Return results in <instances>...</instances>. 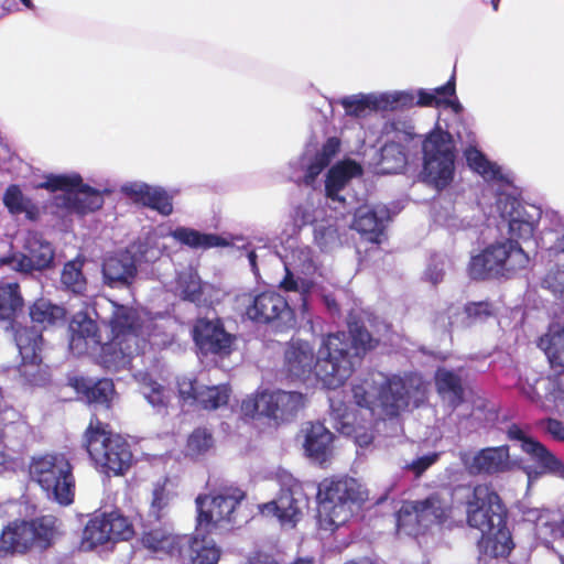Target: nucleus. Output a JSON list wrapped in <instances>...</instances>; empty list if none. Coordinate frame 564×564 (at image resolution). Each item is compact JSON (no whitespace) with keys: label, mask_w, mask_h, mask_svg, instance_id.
I'll return each instance as SVG.
<instances>
[{"label":"nucleus","mask_w":564,"mask_h":564,"mask_svg":"<svg viewBox=\"0 0 564 564\" xmlns=\"http://www.w3.org/2000/svg\"><path fill=\"white\" fill-rule=\"evenodd\" d=\"M496 208L501 217L500 227H507L510 238L497 240L479 254L471 257L468 273L471 279L511 278L525 269L529 256L517 240H528L533 236L541 218V210L534 205H523L517 196L500 194Z\"/></svg>","instance_id":"1"},{"label":"nucleus","mask_w":564,"mask_h":564,"mask_svg":"<svg viewBox=\"0 0 564 564\" xmlns=\"http://www.w3.org/2000/svg\"><path fill=\"white\" fill-rule=\"evenodd\" d=\"M430 382L414 371L388 376L371 372L352 386L356 404L382 419H395L410 405L421 406L429 394Z\"/></svg>","instance_id":"2"},{"label":"nucleus","mask_w":564,"mask_h":564,"mask_svg":"<svg viewBox=\"0 0 564 564\" xmlns=\"http://www.w3.org/2000/svg\"><path fill=\"white\" fill-rule=\"evenodd\" d=\"M508 510L490 484H478L466 500V521L481 532L479 542L485 555L507 557L514 547L507 527Z\"/></svg>","instance_id":"3"},{"label":"nucleus","mask_w":564,"mask_h":564,"mask_svg":"<svg viewBox=\"0 0 564 564\" xmlns=\"http://www.w3.org/2000/svg\"><path fill=\"white\" fill-rule=\"evenodd\" d=\"M82 447L87 452L95 469L108 478L126 476L134 463L129 442L96 413L90 415L82 435Z\"/></svg>","instance_id":"4"},{"label":"nucleus","mask_w":564,"mask_h":564,"mask_svg":"<svg viewBox=\"0 0 564 564\" xmlns=\"http://www.w3.org/2000/svg\"><path fill=\"white\" fill-rule=\"evenodd\" d=\"M318 519L321 528L335 531L352 514V506L361 503V485L352 477L324 479L318 486Z\"/></svg>","instance_id":"5"},{"label":"nucleus","mask_w":564,"mask_h":564,"mask_svg":"<svg viewBox=\"0 0 564 564\" xmlns=\"http://www.w3.org/2000/svg\"><path fill=\"white\" fill-rule=\"evenodd\" d=\"M57 534V519L41 516L31 520L14 519L0 532V555L25 554L33 547L46 550Z\"/></svg>","instance_id":"6"},{"label":"nucleus","mask_w":564,"mask_h":564,"mask_svg":"<svg viewBox=\"0 0 564 564\" xmlns=\"http://www.w3.org/2000/svg\"><path fill=\"white\" fill-rule=\"evenodd\" d=\"M30 477L48 498L61 506L74 502L76 480L70 462L63 454H44L33 457L30 463Z\"/></svg>","instance_id":"7"},{"label":"nucleus","mask_w":564,"mask_h":564,"mask_svg":"<svg viewBox=\"0 0 564 564\" xmlns=\"http://www.w3.org/2000/svg\"><path fill=\"white\" fill-rule=\"evenodd\" d=\"M305 406V395L284 390H257L242 400L240 410L245 417H267L275 424L293 421Z\"/></svg>","instance_id":"8"},{"label":"nucleus","mask_w":564,"mask_h":564,"mask_svg":"<svg viewBox=\"0 0 564 564\" xmlns=\"http://www.w3.org/2000/svg\"><path fill=\"white\" fill-rule=\"evenodd\" d=\"M452 516V505L438 492L421 500L404 501L397 512L399 530L410 535H423L432 527L442 525Z\"/></svg>","instance_id":"9"},{"label":"nucleus","mask_w":564,"mask_h":564,"mask_svg":"<svg viewBox=\"0 0 564 564\" xmlns=\"http://www.w3.org/2000/svg\"><path fill=\"white\" fill-rule=\"evenodd\" d=\"M423 174L437 189L446 188L455 175V144L452 135L441 129L430 132L423 141Z\"/></svg>","instance_id":"10"},{"label":"nucleus","mask_w":564,"mask_h":564,"mask_svg":"<svg viewBox=\"0 0 564 564\" xmlns=\"http://www.w3.org/2000/svg\"><path fill=\"white\" fill-rule=\"evenodd\" d=\"M246 498V492L238 487H223L214 495L198 496L197 523L203 527L206 533H212L216 528L235 525L241 502Z\"/></svg>","instance_id":"11"},{"label":"nucleus","mask_w":564,"mask_h":564,"mask_svg":"<svg viewBox=\"0 0 564 564\" xmlns=\"http://www.w3.org/2000/svg\"><path fill=\"white\" fill-rule=\"evenodd\" d=\"M45 187L63 192L55 197V204L68 213L85 215L104 205L102 192L84 185L80 175L76 173L50 176Z\"/></svg>","instance_id":"12"},{"label":"nucleus","mask_w":564,"mask_h":564,"mask_svg":"<svg viewBox=\"0 0 564 564\" xmlns=\"http://www.w3.org/2000/svg\"><path fill=\"white\" fill-rule=\"evenodd\" d=\"M507 437L510 441L520 442L521 451L534 463V467L524 468L529 478L552 475L564 480L563 460L553 454L544 444L529 436L514 423L508 426Z\"/></svg>","instance_id":"13"},{"label":"nucleus","mask_w":564,"mask_h":564,"mask_svg":"<svg viewBox=\"0 0 564 564\" xmlns=\"http://www.w3.org/2000/svg\"><path fill=\"white\" fill-rule=\"evenodd\" d=\"M345 113L355 118H366L376 111L394 109L398 106L410 107L414 97L405 91L356 94L337 101Z\"/></svg>","instance_id":"14"},{"label":"nucleus","mask_w":564,"mask_h":564,"mask_svg":"<svg viewBox=\"0 0 564 564\" xmlns=\"http://www.w3.org/2000/svg\"><path fill=\"white\" fill-rule=\"evenodd\" d=\"M53 260L54 250L51 243L44 240L37 232H28L24 239L23 251L1 258L0 264L8 265L17 272L28 274L50 268Z\"/></svg>","instance_id":"15"},{"label":"nucleus","mask_w":564,"mask_h":564,"mask_svg":"<svg viewBox=\"0 0 564 564\" xmlns=\"http://www.w3.org/2000/svg\"><path fill=\"white\" fill-rule=\"evenodd\" d=\"M307 505L308 498L302 484L293 477H288L282 481L276 499L264 503L261 512L275 516L281 523L294 525L302 518L303 509L307 508Z\"/></svg>","instance_id":"16"},{"label":"nucleus","mask_w":564,"mask_h":564,"mask_svg":"<svg viewBox=\"0 0 564 564\" xmlns=\"http://www.w3.org/2000/svg\"><path fill=\"white\" fill-rule=\"evenodd\" d=\"M289 248L290 252L282 258L286 275L281 282V286L286 291L308 293L312 282L300 275L307 276L316 270L312 250L307 246L297 245L294 240L289 242Z\"/></svg>","instance_id":"17"},{"label":"nucleus","mask_w":564,"mask_h":564,"mask_svg":"<svg viewBox=\"0 0 564 564\" xmlns=\"http://www.w3.org/2000/svg\"><path fill=\"white\" fill-rule=\"evenodd\" d=\"M177 391L183 403L206 411H215L227 405L231 394L229 384L205 386L188 377L177 381Z\"/></svg>","instance_id":"18"},{"label":"nucleus","mask_w":564,"mask_h":564,"mask_svg":"<svg viewBox=\"0 0 564 564\" xmlns=\"http://www.w3.org/2000/svg\"><path fill=\"white\" fill-rule=\"evenodd\" d=\"M339 145V140L333 137L327 139L319 151L312 152L306 150L301 158L291 163V167L296 169V172L292 174V178L295 182L313 185L315 178L336 155Z\"/></svg>","instance_id":"19"},{"label":"nucleus","mask_w":564,"mask_h":564,"mask_svg":"<svg viewBox=\"0 0 564 564\" xmlns=\"http://www.w3.org/2000/svg\"><path fill=\"white\" fill-rule=\"evenodd\" d=\"M467 471L470 475L495 476L509 473L513 469L514 463L510 456L508 445L485 447L479 449L470 462L462 458Z\"/></svg>","instance_id":"20"},{"label":"nucleus","mask_w":564,"mask_h":564,"mask_svg":"<svg viewBox=\"0 0 564 564\" xmlns=\"http://www.w3.org/2000/svg\"><path fill=\"white\" fill-rule=\"evenodd\" d=\"M247 316L258 323L280 322L285 325L293 318V312L286 300L273 291L256 295L246 310Z\"/></svg>","instance_id":"21"},{"label":"nucleus","mask_w":564,"mask_h":564,"mask_svg":"<svg viewBox=\"0 0 564 564\" xmlns=\"http://www.w3.org/2000/svg\"><path fill=\"white\" fill-rule=\"evenodd\" d=\"M362 355H324L314 364L316 378L327 389H337L346 382L355 370L356 359Z\"/></svg>","instance_id":"22"},{"label":"nucleus","mask_w":564,"mask_h":564,"mask_svg":"<svg viewBox=\"0 0 564 564\" xmlns=\"http://www.w3.org/2000/svg\"><path fill=\"white\" fill-rule=\"evenodd\" d=\"M140 541L150 552L165 554L176 560L184 557V551L189 543L188 536L174 534L162 524L144 528Z\"/></svg>","instance_id":"23"},{"label":"nucleus","mask_w":564,"mask_h":564,"mask_svg":"<svg viewBox=\"0 0 564 564\" xmlns=\"http://www.w3.org/2000/svg\"><path fill=\"white\" fill-rule=\"evenodd\" d=\"M193 339L200 352H226L236 337L225 330L219 319L199 318L193 327Z\"/></svg>","instance_id":"24"},{"label":"nucleus","mask_w":564,"mask_h":564,"mask_svg":"<svg viewBox=\"0 0 564 564\" xmlns=\"http://www.w3.org/2000/svg\"><path fill=\"white\" fill-rule=\"evenodd\" d=\"M121 192L135 203L148 206L163 216H169L173 212L172 196L162 187L129 182L121 186Z\"/></svg>","instance_id":"25"},{"label":"nucleus","mask_w":564,"mask_h":564,"mask_svg":"<svg viewBox=\"0 0 564 564\" xmlns=\"http://www.w3.org/2000/svg\"><path fill=\"white\" fill-rule=\"evenodd\" d=\"M390 218L387 206H361L355 212L352 228L373 243H381L386 223Z\"/></svg>","instance_id":"26"},{"label":"nucleus","mask_w":564,"mask_h":564,"mask_svg":"<svg viewBox=\"0 0 564 564\" xmlns=\"http://www.w3.org/2000/svg\"><path fill=\"white\" fill-rule=\"evenodd\" d=\"M464 156L467 165L474 172L481 175L485 181L496 182L498 184L499 187L496 189L498 193L497 198L500 194H510L516 196L512 193L513 189L509 177L501 172L498 165L490 162L476 147H468L464 151Z\"/></svg>","instance_id":"27"},{"label":"nucleus","mask_w":564,"mask_h":564,"mask_svg":"<svg viewBox=\"0 0 564 564\" xmlns=\"http://www.w3.org/2000/svg\"><path fill=\"white\" fill-rule=\"evenodd\" d=\"M361 174V167L354 161H344L334 165L327 173L325 181L326 199L334 204L333 208L338 209V204L345 206V197L339 193L346 184L355 176Z\"/></svg>","instance_id":"28"},{"label":"nucleus","mask_w":564,"mask_h":564,"mask_svg":"<svg viewBox=\"0 0 564 564\" xmlns=\"http://www.w3.org/2000/svg\"><path fill=\"white\" fill-rule=\"evenodd\" d=\"M303 446L307 456L324 462L332 453L334 434L321 422H306L302 427Z\"/></svg>","instance_id":"29"},{"label":"nucleus","mask_w":564,"mask_h":564,"mask_svg":"<svg viewBox=\"0 0 564 564\" xmlns=\"http://www.w3.org/2000/svg\"><path fill=\"white\" fill-rule=\"evenodd\" d=\"M69 332L72 350L83 352L84 349H89L88 343L100 344L97 323L87 312H78L73 316Z\"/></svg>","instance_id":"30"},{"label":"nucleus","mask_w":564,"mask_h":564,"mask_svg":"<svg viewBox=\"0 0 564 564\" xmlns=\"http://www.w3.org/2000/svg\"><path fill=\"white\" fill-rule=\"evenodd\" d=\"M102 272L109 285L129 284L137 272L135 261L130 252H121L105 261Z\"/></svg>","instance_id":"31"},{"label":"nucleus","mask_w":564,"mask_h":564,"mask_svg":"<svg viewBox=\"0 0 564 564\" xmlns=\"http://www.w3.org/2000/svg\"><path fill=\"white\" fill-rule=\"evenodd\" d=\"M437 393L447 399L453 406H459L465 398V389L459 375L445 368H438L434 376Z\"/></svg>","instance_id":"32"},{"label":"nucleus","mask_w":564,"mask_h":564,"mask_svg":"<svg viewBox=\"0 0 564 564\" xmlns=\"http://www.w3.org/2000/svg\"><path fill=\"white\" fill-rule=\"evenodd\" d=\"M111 305L113 311L110 325L115 339H119L121 336H138L142 334L138 324L139 316L134 310L115 302H111Z\"/></svg>","instance_id":"33"},{"label":"nucleus","mask_w":564,"mask_h":564,"mask_svg":"<svg viewBox=\"0 0 564 564\" xmlns=\"http://www.w3.org/2000/svg\"><path fill=\"white\" fill-rule=\"evenodd\" d=\"M549 372L545 398L553 403L564 402V355H546Z\"/></svg>","instance_id":"34"},{"label":"nucleus","mask_w":564,"mask_h":564,"mask_svg":"<svg viewBox=\"0 0 564 564\" xmlns=\"http://www.w3.org/2000/svg\"><path fill=\"white\" fill-rule=\"evenodd\" d=\"M321 214V212H318ZM303 224H314V238L322 249H330L338 245V229L330 220H319L317 212L311 214L306 208L302 214Z\"/></svg>","instance_id":"35"},{"label":"nucleus","mask_w":564,"mask_h":564,"mask_svg":"<svg viewBox=\"0 0 564 564\" xmlns=\"http://www.w3.org/2000/svg\"><path fill=\"white\" fill-rule=\"evenodd\" d=\"M134 378L139 382L140 392L153 408H167L170 393L164 386L154 380L148 372H139L134 375Z\"/></svg>","instance_id":"36"},{"label":"nucleus","mask_w":564,"mask_h":564,"mask_svg":"<svg viewBox=\"0 0 564 564\" xmlns=\"http://www.w3.org/2000/svg\"><path fill=\"white\" fill-rule=\"evenodd\" d=\"M30 316L33 323L45 328L63 323L66 312L64 307L53 304L46 299H40L30 307Z\"/></svg>","instance_id":"37"},{"label":"nucleus","mask_w":564,"mask_h":564,"mask_svg":"<svg viewBox=\"0 0 564 564\" xmlns=\"http://www.w3.org/2000/svg\"><path fill=\"white\" fill-rule=\"evenodd\" d=\"M170 236H172L178 242L186 245L191 248H202L207 249L212 247L226 246L227 242L220 237L213 234H200L199 231L186 228L178 227L172 231H170Z\"/></svg>","instance_id":"38"},{"label":"nucleus","mask_w":564,"mask_h":564,"mask_svg":"<svg viewBox=\"0 0 564 564\" xmlns=\"http://www.w3.org/2000/svg\"><path fill=\"white\" fill-rule=\"evenodd\" d=\"M172 291L185 301L197 303L202 296V281L195 270L187 268L177 273Z\"/></svg>","instance_id":"39"},{"label":"nucleus","mask_w":564,"mask_h":564,"mask_svg":"<svg viewBox=\"0 0 564 564\" xmlns=\"http://www.w3.org/2000/svg\"><path fill=\"white\" fill-rule=\"evenodd\" d=\"M455 94V85L452 80L434 90L421 89L417 93L419 100L416 101L420 106H440L446 105L454 109L455 112H459L462 106L457 100H451Z\"/></svg>","instance_id":"40"},{"label":"nucleus","mask_w":564,"mask_h":564,"mask_svg":"<svg viewBox=\"0 0 564 564\" xmlns=\"http://www.w3.org/2000/svg\"><path fill=\"white\" fill-rule=\"evenodd\" d=\"M188 539L191 564H218L221 551L213 541H207L205 536L199 540L197 535Z\"/></svg>","instance_id":"41"},{"label":"nucleus","mask_w":564,"mask_h":564,"mask_svg":"<svg viewBox=\"0 0 564 564\" xmlns=\"http://www.w3.org/2000/svg\"><path fill=\"white\" fill-rule=\"evenodd\" d=\"M22 299L17 283L0 284V322H11L21 307Z\"/></svg>","instance_id":"42"},{"label":"nucleus","mask_w":564,"mask_h":564,"mask_svg":"<svg viewBox=\"0 0 564 564\" xmlns=\"http://www.w3.org/2000/svg\"><path fill=\"white\" fill-rule=\"evenodd\" d=\"M172 499L173 494L167 488V479L165 478L162 481L155 482L150 502V516L156 521H161L167 514Z\"/></svg>","instance_id":"43"},{"label":"nucleus","mask_w":564,"mask_h":564,"mask_svg":"<svg viewBox=\"0 0 564 564\" xmlns=\"http://www.w3.org/2000/svg\"><path fill=\"white\" fill-rule=\"evenodd\" d=\"M83 539L91 547L104 545L110 542V534L108 533V521L106 512L91 518L87 522L84 529Z\"/></svg>","instance_id":"44"},{"label":"nucleus","mask_w":564,"mask_h":564,"mask_svg":"<svg viewBox=\"0 0 564 564\" xmlns=\"http://www.w3.org/2000/svg\"><path fill=\"white\" fill-rule=\"evenodd\" d=\"M84 261L76 259L67 262L62 271V284L75 294H83L87 281L83 273Z\"/></svg>","instance_id":"45"},{"label":"nucleus","mask_w":564,"mask_h":564,"mask_svg":"<svg viewBox=\"0 0 564 564\" xmlns=\"http://www.w3.org/2000/svg\"><path fill=\"white\" fill-rule=\"evenodd\" d=\"M406 154L404 148L398 142H388L381 149V171L397 173L404 167Z\"/></svg>","instance_id":"46"},{"label":"nucleus","mask_w":564,"mask_h":564,"mask_svg":"<svg viewBox=\"0 0 564 564\" xmlns=\"http://www.w3.org/2000/svg\"><path fill=\"white\" fill-rule=\"evenodd\" d=\"M115 393L116 390L112 380L100 379L94 383H90L85 399L89 404H94L95 406L100 405L106 410H110L112 406V399Z\"/></svg>","instance_id":"47"},{"label":"nucleus","mask_w":564,"mask_h":564,"mask_svg":"<svg viewBox=\"0 0 564 564\" xmlns=\"http://www.w3.org/2000/svg\"><path fill=\"white\" fill-rule=\"evenodd\" d=\"M214 445V437L206 427L195 429L187 437L185 455L196 458L206 454Z\"/></svg>","instance_id":"48"},{"label":"nucleus","mask_w":564,"mask_h":564,"mask_svg":"<svg viewBox=\"0 0 564 564\" xmlns=\"http://www.w3.org/2000/svg\"><path fill=\"white\" fill-rule=\"evenodd\" d=\"M110 541H127L134 534L131 521L118 510L106 512Z\"/></svg>","instance_id":"49"},{"label":"nucleus","mask_w":564,"mask_h":564,"mask_svg":"<svg viewBox=\"0 0 564 564\" xmlns=\"http://www.w3.org/2000/svg\"><path fill=\"white\" fill-rule=\"evenodd\" d=\"M536 345L544 352H564V325L552 322Z\"/></svg>","instance_id":"50"},{"label":"nucleus","mask_w":564,"mask_h":564,"mask_svg":"<svg viewBox=\"0 0 564 564\" xmlns=\"http://www.w3.org/2000/svg\"><path fill=\"white\" fill-rule=\"evenodd\" d=\"M14 340L20 352H37L42 350L43 337L35 327H18L14 330Z\"/></svg>","instance_id":"51"},{"label":"nucleus","mask_w":564,"mask_h":564,"mask_svg":"<svg viewBox=\"0 0 564 564\" xmlns=\"http://www.w3.org/2000/svg\"><path fill=\"white\" fill-rule=\"evenodd\" d=\"M449 313L458 315V324L469 325L471 322L482 319L491 314V305L488 302L468 304L463 311L460 307L451 308Z\"/></svg>","instance_id":"52"},{"label":"nucleus","mask_w":564,"mask_h":564,"mask_svg":"<svg viewBox=\"0 0 564 564\" xmlns=\"http://www.w3.org/2000/svg\"><path fill=\"white\" fill-rule=\"evenodd\" d=\"M348 338H350L355 349L367 351L376 348L377 340L372 338L371 334L364 326L357 323H349Z\"/></svg>","instance_id":"53"},{"label":"nucleus","mask_w":564,"mask_h":564,"mask_svg":"<svg viewBox=\"0 0 564 564\" xmlns=\"http://www.w3.org/2000/svg\"><path fill=\"white\" fill-rule=\"evenodd\" d=\"M314 357L315 355H290L286 360L290 373L299 378H305L307 373L314 371V367H311ZM316 357H319V354H316Z\"/></svg>","instance_id":"54"},{"label":"nucleus","mask_w":564,"mask_h":564,"mask_svg":"<svg viewBox=\"0 0 564 564\" xmlns=\"http://www.w3.org/2000/svg\"><path fill=\"white\" fill-rule=\"evenodd\" d=\"M542 286L564 301V269L558 267L550 269L542 280Z\"/></svg>","instance_id":"55"},{"label":"nucleus","mask_w":564,"mask_h":564,"mask_svg":"<svg viewBox=\"0 0 564 564\" xmlns=\"http://www.w3.org/2000/svg\"><path fill=\"white\" fill-rule=\"evenodd\" d=\"M95 362L101 365L109 372H118L131 364L132 355H94Z\"/></svg>","instance_id":"56"},{"label":"nucleus","mask_w":564,"mask_h":564,"mask_svg":"<svg viewBox=\"0 0 564 564\" xmlns=\"http://www.w3.org/2000/svg\"><path fill=\"white\" fill-rule=\"evenodd\" d=\"M440 457L441 453L438 452L429 453L406 464L404 468L420 478L431 466L438 462Z\"/></svg>","instance_id":"57"},{"label":"nucleus","mask_w":564,"mask_h":564,"mask_svg":"<svg viewBox=\"0 0 564 564\" xmlns=\"http://www.w3.org/2000/svg\"><path fill=\"white\" fill-rule=\"evenodd\" d=\"M3 203L11 214H21L26 209L23 194L15 185L8 187L3 196Z\"/></svg>","instance_id":"58"},{"label":"nucleus","mask_w":564,"mask_h":564,"mask_svg":"<svg viewBox=\"0 0 564 564\" xmlns=\"http://www.w3.org/2000/svg\"><path fill=\"white\" fill-rule=\"evenodd\" d=\"M446 258L444 256H435L431 259L426 270L425 278L433 284L440 283L445 274Z\"/></svg>","instance_id":"59"},{"label":"nucleus","mask_w":564,"mask_h":564,"mask_svg":"<svg viewBox=\"0 0 564 564\" xmlns=\"http://www.w3.org/2000/svg\"><path fill=\"white\" fill-rule=\"evenodd\" d=\"M541 379H536L535 383H522L520 387V391L522 395H524L531 403H534L540 409L546 411L549 410V405L546 404L545 401L549 400L545 398V395L543 397L536 388V383H539Z\"/></svg>","instance_id":"60"},{"label":"nucleus","mask_w":564,"mask_h":564,"mask_svg":"<svg viewBox=\"0 0 564 564\" xmlns=\"http://www.w3.org/2000/svg\"><path fill=\"white\" fill-rule=\"evenodd\" d=\"M347 339L348 336L343 332L328 335L323 343L325 352H348Z\"/></svg>","instance_id":"61"},{"label":"nucleus","mask_w":564,"mask_h":564,"mask_svg":"<svg viewBox=\"0 0 564 564\" xmlns=\"http://www.w3.org/2000/svg\"><path fill=\"white\" fill-rule=\"evenodd\" d=\"M542 425L555 441L564 442V423L562 421L547 417L542 421Z\"/></svg>","instance_id":"62"},{"label":"nucleus","mask_w":564,"mask_h":564,"mask_svg":"<svg viewBox=\"0 0 564 564\" xmlns=\"http://www.w3.org/2000/svg\"><path fill=\"white\" fill-rule=\"evenodd\" d=\"M90 380H87L84 377H72L68 379V384L76 390L78 394H82L84 398L86 397L88 389L90 387Z\"/></svg>","instance_id":"63"},{"label":"nucleus","mask_w":564,"mask_h":564,"mask_svg":"<svg viewBox=\"0 0 564 564\" xmlns=\"http://www.w3.org/2000/svg\"><path fill=\"white\" fill-rule=\"evenodd\" d=\"M246 564H280L271 555L257 552L253 554Z\"/></svg>","instance_id":"64"}]
</instances>
